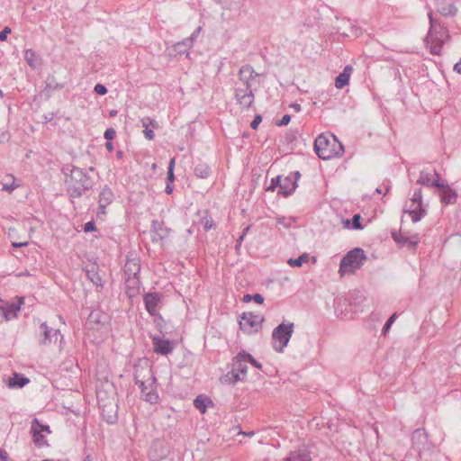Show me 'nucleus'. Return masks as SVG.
<instances>
[{
    "label": "nucleus",
    "mask_w": 461,
    "mask_h": 461,
    "mask_svg": "<svg viewBox=\"0 0 461 461\" xmlns=\"http://www.w3.org/2000/svg\"><path fill=\"white\" fill-rule=\"evenodd\" d=\"M30 382L29 378L22 374L14 373L12 377L9 378L8 386L10 388H23Z\"/></svg>",
    "instance_id": "c756f323"
},
{
    "label": "nucleus",
    "mask_w": 461,
    "mask_h": 461,
    "mask_svg": "<svg viewBox=\"0 0 461 461\" xmlns=\"http://www.w3.org/2000/svg\"><path fill=\"white\" fill-rule=\"evenodd\" d=\"M105 148L109 152H112L113 150V144L111 141H106Z\"/></svg>",
    "instance_id": "69168bd1"
},
{
    "label": "nucleus",
    "mask_w": 461,
    "mask_h": 461,
    "mask_svg": "<svg viewBox=\"0 0 461 461\" xmlns=\"http://www.w3.org/2000/svg\"><path fill=\"white\" fill-rule=\"evenodd\" d=\"M140 271V265L139 260L128 259L124 266V275L126 277L139 276Z\"/></svg>",
    "instance_id": "bb28decb"
},
{
    "label": "nucleus",
    "mask_w": 461,
    "mask_h": 461,
    "mask_svg": "<svg viewBox=\"0 0 461 461\" xmlns=\"http://www.w3.org/2000/svg\"><path fill=\"white\" fill-rule=\"evenodd\" d=\"M200 31H194L192 35L184 41L177 42L174 45V51L178 55H189V49L193 46L194 41L196 40Z\"/></svg>",
    "instance_id": "4be33fe9"
},
{
    "label": "nucleus",
    "mask_w": 461,
    "mask_h": 461,
    "mask_svg": "<svg viewBox=\"0 0 461 461\" xmlns=\"http://www.w3.org/2000/svg\"><path fill=\"white\" fill-rule=\"evenodd\" d=\"M310 260L308 253H303L297 258H290V267H302L303 263H307Z\"/></svg>",
    "instance_id": "e433bc0d"
},
{
    "label": "nucleus",
    "mask_w": 461,
    "mask_h": 461,
    "mask_svg": "<svg viewBox=\"0 0 461 461\" xmlns=\"http://www.w3.org/2000/svg\"><path fill=\"white\" fill-rule=\"evenodd\" d=\"M243 377H241L236 370L231 366L230 370L227 372L225 375H221L220 381L222 384H235L238 381H242Z\"/></svg>",
    "instance_id": "7c9ffc66"
},
{
    "label": "nucleus",
    "mask_w": 461,
    "mask_h": 461,
    "mask_svg": "<svg viewBox=\"0 0 461 461\" xmlns=\"http://www.w3.org/2000/svg\"><path fill=\"white\" fill-rule=\"evenodd\" d=\"M450 40L448 31H428L424 38V44L433 56L442 54L443 45Z\"/></svg>",
    "instance_id": "0eeeda50"
},
{
    "label": "nucleus",
    "mask_w": 461,
    "mask_h": 461,
    "mask_svg": "<svg viewBox=\"0 0 461 461\" xmlns=\"http://www.w3.org/2000/svg\"><path fill=\"white\" fill-rule=\"evenodd\" d=\"M134 380L141 392V398L149 402L156 404L158 402L159 397L157 393V378L152 373L151 367L142 368L140 366L134 367Z\"/></svg>",
    "instance_id": "7ed1b4c3"
},
{
    "label": "nucleus",
    "mask_w": 461,
    "mask_h": 461,
    "mask_svg": "<svg viewBox=\"0 0 461 461\" xmlns=\"http://www.w3.org/2000/svg\"><path fill=\"white\" fill-rule=\"evenodd\" d=\"M4 190H6V191H9V192H12L14 189V185H4V187H3Z\"/></svg>",
    "instance_id": "774afa93"
},
{
    "label": "nucleus",
    "mask_w": 461,
    "mask_h": 461,
    "mask_svg": "<svg viewBox=\"0 0 461 461\" xmlns=\"http://www.w3.org/2000/svg\"><path fill=\"white\" fill-rule=\"evenodd\" d=\"M314 151L320 158L328 160L341 157L344 146L334 134L321 133L315 139Z\"/></svg>",
    "instance_id": "20e7f679"
},
{
    "label": "nucleus",
    "mask_w": 461,
    "mask_h": 461,
    "mask_svg": "<svg viewBox=\"0 0 461 461\" xmlns=\"http://www.w3.org/2000/svg\"><path fill=\"white\" fill-rule=\"evenodd\" d=\"M141 123L144 128H146V127L149 128L150 125L154 128H157L158 126V122L149 117H144L141 120Z\"/></svg>",
    "instance_id": "a18cd8bd"
},
{
    "label": "nucleus",
    "mask_w": 461,
    "mask_h": 461,
    "mask_svg": "<svg viewBox=\"0 0 461 461\" xmlns=\"http://www.w3.org/2000/svg\"><path fill=\"white\" fill-rule=\"evenodd\" d=\"M113 198L114 195L112 189L108 185H104L99 194L97 215L106 213L105 209L113 203Z\"/></svg>",
    "instance_id": "f3484780"
},
{
    "label": "nucleus",
    "mask_w": 461,
    "mask_h": 461,
    "mask_svg": "<svg viewBox=\"0 0 461 461\" xmlns=\"http://www.w3.org/2000/svg\"><path fill=\"white\" fill-rule=\"evenodd\" d=\"M96 230L95 223L94 221H87L84 225V230L86 232H91Z\"/></svg>",
    "instance_id": "603ef678"
},
{
    "label": "nucleus",
    "mask_w": 461,
    "mask_h": 461,
    "mask_svg": "<svg viewBox=\"0 0 461 461\" xmlns=\"http://www.w3.org/2000/svg\"><path fill=\"white\" fill-rule=\"evenodd\" d=\"M25 246H27V242H19V243L14 242L13 243V247H14V248H21V247H25Z\"/></svg>",
    "instance_id": "338daca9"
},
{
    "label": "nucleus",
    "mask_w": 461,
    "mask_h": 461,
    "mask_svg": "<svg viewBox=\"0 0 461 461\" xmlns=\"http://www.w3.org/2000/svg\"><path fill=\"white\" fill-rule=\"evenodd\" d=\"M12 31H1L0 32V41H5L7 39L8 34H10Z\"/></svg>",
    "instance_id": "bf43d9fd"
},
{
    "label": "nucleus",
    "mask_w": 461,
    "mask_h": 461,
    "mask_svg": "<svg viewBox=\"0 0 461 461\" xmlns=\"http://www.w3.org/2000/svg\"><path fill=\"white\" fill-rule=\"evenodd\" d=\"M86 275L87 278L96 286L103 288L102 278L99 273L96 271L95 267H93L91 269L86 270Z\"/></svg>",
    "instance_id": "72a5a7b5"
},
{
    "label": "nucleus",
    "mask_w": 461,
    "mask_h": 461,
    "mask_svg": "<svg viewBox=\"0 0 461 461\" xmlns=\"http://www.w3.org/2000/svg\"><path fill=\"white\" fill-rule=\"evenodd\" d=\"M115 136H116V131L113 128L106 129L104 133V139H106L108 141L113 140L115 138Z\"/></svg>",
    "instance_id": "de8ad7c7"
},
{
    "label": "nucleus",
    "mask_w": 461,
    "mask_h": 461,
    "mask_svg": "<svg viewBox=\"0 0 461 461\" xmlns=\"http://www.w3.org/2000/svg\"><path fill=\"white\" fill-rule=\"evenodd\" d=\"M290 153H303V149L306 147L305 140L303 139L298 130L295 132L290 133Z\"/></svg>",
    "instance_id": "5701e85b"
},
{
    "label": "nucleus",
    "mask_w": 461,
    "mask_h": 461,
    "mask_svg": "<svg viewBox=\"0 0 461 461\" xmlns=\"http://www.w3.org/2000/svg\"><path fill=\"white\" fill-rule=\"evenodd\" d=\"M7 460V453L4 450H0V461Z\"/></svg>",
    "instance_id": "0e129e2a"
},
{
    "label": "nucleus",
    "mask_w": 461,
    "mask_h": 461,
    "mask_svg": "<svg viewBox=\"0 0 461 461\" xmlns=\"http://www.w3.org/2000/svg\"><path fill=\"white\" fill-rule=\"evenodd\" d=\"M63 84L58 83L54 76H49L46 79V86L42 91L47 98L50 97V93L54 90H61Z\"/></svg>",
    "instance_id": "c85d7f7f"
},
{
    "label": "nucleus",
    "mask_w": 461,
    "mask_h": 461,
    "mask_svg": "<svg viewBox=\"0 0 461 461\" xmlns=\"http://www.w3.org/2000/svg\"><path fill=\"white\" fill-rule=\"evenodd\" d=\"M288 345V324L283 321L272 332V346L276 352H283Z\"/></svg>",
    "instance_id": "1a4fd4ad"
},
{
    "label": "nucleus",
    "mask_w": 461,
    "mask_h": 461,
    "mask_svg": "<svg viewBox=\"0 0 461 461\" xmlns=\"http://www.w3.org/2000/svg\"><path fill=\"white\" fill-rule=\"evenodd\" d=\"M31 433L32 435L33 442L35 443V445L37 447H41L48 446V442L45 439V435H43L42 432H41L40 430L38 431L36 429H31Z\"/></svg>",
    "instance_id": "c9c22d12"
},
{
    "label": "nucleus",
    "mask_w": 461,
    "mask_h": 461,
    "mask_svg": "<svg viewBox=\"0 0 461 461\" xmlns=\"http://www.w3.org/2000/svg\"><path fill=\"white\" fill-rule=\"evenodd\" d=\"M438 188L439 191L440 201L444 205L456 203L457 200V194L447 184H444L442 182Z\"/></svg>",
    "instance_id": "6ab92c4d"
},
{
    "label": "nucleus",
    "mask_w": 461,
    "mask_h": 461,
    "mask_svg": "<svg viewBox=\"0 0 461 461\" xmlns=\"http://www.w3.org/2000/svg\"><path fill=\"white\" fill-rule=\"evenodd\" d=\"M290 108H293L296 113L301 111V105L297 103L290 104Z\"/></svg>",
    "instance_id": "e2e57ef3"
},
{
    "label": "nucleus",
    "mask_w": 461,
    "mask_h": 461,
    "mask_svg": "<svg viewBox=\"0 0 461 461\" xmlns=\"http://www.w3.org/2000/svg\"><path fill=\"white\" fill-rule=\"evenodd\" d=\"M314 445L303 444L298 449L290 451V461H312Z\"/></svg>",
    "instance_id": "2eb2a0df"
},
{
    "label": "nucleus",
    "mask_w": 461,
    "mask_h": 461,
    "mask_svg": "<svg viewBox=\"0 0 461 461\" xmlns=\"http://www.w3.org/2000/svg\"><path fill=\"white\" fill-rule=\"evenodd\" d=\"M412 448L418 453V461H421L423 456L431 455L435 450V445L429 439L425 429H417L411 434Z\"/></svg>",
    "instance_id": "423d86ee"
},
{
    "label": "nucleus",
    "mask_w": 461,
    "mask_h": 461,
    "mask_svg": "<svg viewBox=\"0 0 461 461\" xmlns=\"http://www.w3.org/2000/svg\"><path fill=\"white\" fill-rule=\"evenodd\" d=\"M252 301L258 304H262L264 303V297L260 294H253Z\"/></svg>",
    "instance_id": "13d9d810"
},
{
    "label": "nucleus",
    "mask_w": 461,
    "mask_h": 461,
    "mask_svg": "<svg viewBox=\"0 0 461 461\" xmlns=\"http://www.w3.org/2000/svg\"><path fill=\"white\" fill-rule=\"evenodd\" d=\"M24 59L27 62V64L32 68H37L40 65L39 59L36 53L32 50H27L24 54Z\"/></svg>",
    "instance_id": "f704fd0d"
},
{
    "label": "nucleus",
    "mask_w": 461,
    "mask_h": 461,
    "mask_svg": "<svg viewBox=\"0 0 461 461\" xmlns=\"http://www.w3.org/2000/svg\"><path fill=\"white\" fill-rule=\"evenodd\" d=\"M363 225L361 224V215L354 214L351 218V229L353 230H363Z\"/></svg>",
    "instance_id": "a19ab883"
},
{
    "label": "nucleus",
    "mask_w": 461,
    "mask_h": 461,
    "mask_svg": "<svg viewBox=\"0 0 461 461\" xmlns=\"http://www.w3.org/2000/svg\"><path fill=\"white\" fill-rule=\"evenodd\" d=\"M162 297L163 295L158 292H149L143 295L145 309L150 316L156 317L158 314Z\"/></svg>",
    "instance_id": "f8f14e48"
},
{
    "label": "nucleus",
    "mask_w": 461,
    "mask_h": 461,
    "mask_svg": "<svg viewBox=\"0 0 461 461\" xmlns=\"http://www.w3.org/2000/svg\"><path fill=\"white\" fill-rule=\"evenodd\" d=\"M24 303V297H17V302L8 303L5 302L3 315L6 321L17 318L21 306Z\"/></svg>",
    "instance_id": "aec40b11"
},
{
    "label": "nucleus",
    "mask_w": 461,
    "mask_h": 461,
    "mask_svg": "<svg viewBox=\"0 0 461 461\" xmlns=\"http://www.w3.org/2000/svg\"><path fill=\"white\" fill-rule=\"evenodd\" d=\"M278 126L288 125V113L283 115L282 119L276 122Z\"/></svg>",
    "instance_id": "4d7b16f0"
},
{
    "label": "nucleus",
    "mask_w": 461,
    "mask_h": 461,
    "mask_svg": "<svg viewBox=\"0 0 461 461\" xmlns=\"http://www.w3.org/2000/svg\"><path fill=\"white\" fill-rule=\"evenodd\" d=\"M173 232L172 229L166 226L163 221L153 220L151 222L150 238L153 243L166 240Z\"/></svg>",
    "instance_id": "9b49d317"
},
{
    "label": "nucleus",
    "mask_w": 461,
    "mask_h": 461,
    "mask_svg": "<svg viewBox=\"0 0 461 461\" xmlns=\"http://www.w3.org/2000/svg\"><path fill=\"white\" fill-rule=\"evenodd\" d=\"M143 133H144L145 138L149 140H152L155 137L154 131L148 127H146L144 129Z\"/></svg>",
    "instance_id": "6e6d98bb"
},
{
    "label": "nucleus",
    "mask_w": 461,
    "mask_h": 461,
    "mask_svg": "<svg viewBox=\"0 0 461 461\" xmlns=\"http://www.w3.org/2000/svg\"><path fill=\"white\" fill-rule=\"evenodd\" d=\"M293 175L294 176V182L292 184V186L290 187V195H292V194L296 189V187H297V180L301 177V174H300L299 171H294L293 173Z\"/></svg>",
    "instance_id": "8fccbe9b"
},
{
    "label": "nucleus",
    "mask_w": 461,
    "mask_h": 461,
    "mask_svg": "<svg viewBox=\"0 0 461 461\" xmlns=\"http://www.w3.org/2000/svg\"><path fill=\"white\" fill-rule=\"evenodd\" d=\"M249 229H250V226L246 227V228L242 230V233L240 235L239 239L237 240V244H236V246H235V249H236L237 250H239V249H240V246H241V243H242V241H243L244 238L246 237L247 233L249 232Z\"/></svg>",
    "instance_id": "49530a36"
},
{
    "label": "nucleus",
    "mask_w": 461,
    "mask_h": 461,
    "mask_svg": "<svg viewBox=\"0 0 461 461\" xmlns=\"http://www.w3.org/2000/svg\"><path fill=\"white\" fill-rule=\"evenodd\" d=\"M264 318L259 314L253 312H244L240 321V327L242 330L249 333L257 332L260 328Z\"/></svg>",
    "instance_id": "9d476101"
},
{
    "label": "nucleus",
    "mask_w": 461,
    "mask_h": 461,
    "mask_svg": "<svg viewBox=\"0 0 461 461\" xmlns=\"http://www.w3.org/2000/svg\"><path fill=\"white\" fill-rule=\"evenodd\" d=\"M367 258L361 248H354L348 251L341 259L339 264V274L355 273L366 261Z\"/></svg>",
    "instance_id": "39448f33"
},
{
    "label": "nucleus",
    "mask_w": 461,
    "mask_h": 461,
    "mask_svg": "<svg viewBox=\"0 0 461 461\" xmlns=\"http://www.w3.org/2000/svg\"><path fill=\"white\" fill-rule=\"evenodd\" d=\"M352 69V67L348 65L344 68L343 71L336 77L335 86L337 88L342 89L344 86L348 85Z\"/></svg>",
    "instance_id": "a878e982"
},
{
    "label": "nucleus",
    "mask_w": 461,
    "mask_h": 461,
    "mask_svg": "<svg viewBox=\"0 0 461 461\" xmlns=\"http://www.w3.org/2000/svg\"><path fill=\"white\" fill-rule=\"evenodd\" d=\"M243 355L244 351L238 353V355L233 358L231 366L234 370H236V372L244 379L248 371V362Z\"/></svg>",
    "instance_id": "b1692460"
},
{
    "label": "nucleus",
    "mask_w": 461,
    "mask_h": 461,
    "mask_svg": "<svg viewBox=\"0 0 461 461\" xmlns=\"http://www.w3.org/2000/svg\"><path fill=\"white\" fill-rule=\"evenodd\" d=\"M262 122V116L260 114H257L253 121L251 122L250 123V127L253 129V130H256L259 123Z\"/></svg>",
    "instance_id": "864d4df0"
},
{
    "label": "nucleus",
    "mask_w": 461,
    "mask_h": 461,
    "mask_svg": "<svg viewBox=\"0 0 461 461\" xmlns=\"http://www.w3.org/2000/svg\"><path fill=\"white\" fill-rule=\"evenodd\" d=\"M152 344L154 351L157 354H160L162 356H167L173 351L174 344L169 339H165L164 338L156 335L152 337Z\"/></svg>",
    "instance_id": "dca6fc26"
},
{
    "label": "nucleus",
    "mask_w": 461,
    "mask_h": 461,
    "mask_svg": "<svg viewBox=\"0 0 461 461\" xmlns=\"http://www.w3.org/2000/svg\"><path fill=\"white\" fill-rule=\"evenodd\" d=\"M281 176H276L273 177L271 180V185L267 187V191H275L276 188H279L281 185Z\"/></svg>",
    "instance_id": "79ce46f5"
},
{
    "label": "nucleus",
    "mask_w": 461,
    "mask_h": 461,
    "mask_svg": "<svg viewBox=\"0 0 461 461\" xmlns=\"http://www.w3.org/2000/svg\"><path fill=\"white\" fill-rule=\"evenodd\" d=\"M436 11L444 17H452L456 14L457 8L449 0H437Z\"/></svg>",
    "instance_id": "412c9836"
},
{
    "label": "nucleus",
    "mask_w": 461,
    "mask_h": 461,
    "mask_svg": "<svg viewBox=\"0 0 461 461\" xmlns=\"http://www.w3.org/2000/svg\"><path fill=\"white\" fill-rule=\"evenodd\" d=\"M212 405V400L207 397V396H204V395H198L194 400V406L201 412V413H205L206 411H207V407L209 405Z\"/></svg>",
    "instance_id": "2f4dec72"
},
{
    "label": "nucleus",
    "mask_w": 461,
    "mask_h": 461,
    "mask_svg": "<svg viewBox=\"0 0 461 461\" xmlns=\"http://www.w3.org/2000/svg\"><path fill=\"white\" fill-rule=\"evenodd\" d=\"M40 329L43 333V339L40 340V344L41 345H49L52 342H56L59 337H60V340L63 339V336L60 334L59 330H53L52 328H50L46 322H42Z\"/></svg>",
    "instance_id": "a211bd4d"
},
{
    "label": "nucleus",
    "mask_w": 461,
    "mask_h": 461,
    "mask_svg": "<svg viewBox=\"0 0 461 461\" xmlns=\"http://www.w3.org/2000/svg\"><path fill=\"white\" fill-rule=\"evenodd\" d=\"M173 190H174L173 184H167L166 188H165L166 194H171L173 193Z\"/></svg>",
    "instance_id": "052dcab7"
},
{
    "label": "nucleus",
    "mask_w": 461,
    "mask_h": 461,
    "mask_svg": "<svg viewBox=\"0 0 461 461\" xmlns=\"http://www.w3.org/2000/svg\"><path fill=\"white\" fill-rule=\"evenodd\" d=\"M391 236L393 240L402 247L410 245L412 248H416L420 241L418 234L410 235L409 232H402L401 230H392Z\"/></svg>",
    "instance_id": "4468645a"
},
{
    "label": "nucleus",
    "mask_w": 461,
    "mask_h": 461,
    "mask_svg": "<svg viewBox=\"0 0 461 461\" xmlns=\"http://www.w3.org/2000/svg\"><path fill=\"white\" fill-rule=\"evenodd\" d=\"M257 73L250 65L242 66L238 72V79L234 82V98L241 110H249L254 104L255 92L260 86Z\"/></svg>",
    "instance_id": "f257e3e1"
},
{
    "label": "nucleus",
    "mask_w": 461,
    "mask_h": 461,
    "mask_svg": "<svg viewBox=\"0 0 461 461\" xmlns=\"http://www.w3.org/2000/svg\"><path fill=\"white\" fill-rule=\"evenodd\" d=\"M442 183L440 179V175L436 171H428L421 170L420 173V177L417 179L416 184L421 185L429 187H438Z\"/></svg>",
    "instance_id": "ddd939ff"
},
{
    "label": "nucleus",
    "mask_w": 461,
    "mask_h": 461,
    "mask_svg": "<svg viewBox=\"0 0 461 461\" xmlns=\"http://www.w3.org/2000/svg\"><path fill=\"white\" fill-rule=\"evenodd\" d=\"M278 195H283L284 197H288V186L285 185H281L277 190Z\"/></svg>",
    "instance_id": "5fc2aeb1"
},
{
    "label": "nucleus",
    "mask_w": 461,
    "mask_h": 461,
    "mask_svg": "<svg viewBox=\"0 0 461 461\" xmlns=\"http://www.w3.org/2000/svg\"><path fill=\"white\" fill-rule=\"evenodd\" d=\"M66 191L71 198H80L86 191L93 188L95 183L92 177L83 169L73 166L69 174L65 177Z\"/></svg>",
    "instance_id": "f03ea898"
},
{
    "label": "nucleus",
    "mask_w": 461,
    "mask_h": 461,
    "mask_svg": "<svg viewBox=\"0 0 461 461\" xmlns=\"http://www.w3.org/2000/svg\"><path fill=\"white\" fill-rule=\"evenodd\" d=\"M194 173L197 177L205 179L211 176L212 170L206 163L199 162L194 166Z\"/></svg>",
    "instance_id": "473e14b6"
},
{
    "label": "nucleus",
    "mask_w": 461,
    "mask_h": 461,
    "mask_svg": "<svg viewBox=\"0 0 461 461\" xmlns=\"http://www.w3.org/2000/svg\"><path fill=\"white\" fill-rule=\"evenodd\" d=\"M411 206H404L403 212L408 213L411 217L412 222H418L427 215V209L423 204L421 188L414 191L411 198Z\"/></svg>",
    "instance_id": "6e6552de"
},
{
    "label": "nucleus",
    "mask_w": 461,
    "mask_h": 461,
    "mask_svg": "<svg viewBox=\"0 0 461 461\" xmlns=\"http://www.w3.org/2000/svg\"><path fill=\"white\" fill-rule=\"evenodd\" d=\"M243 356L247 359L248 363H250L256 368H258V369L262 368V365L257 359H255L249 353H247L244 351Z\"/></svg>",
    "instance_id": "37998d69"
},
{
    "label": "nucleus",
    "mask_w": 461,
    "mask_h": 461,
    "mask_svg": "<svg viewBox=\"0 0 461 461\" xmlns=\"http://www.w3.org/2000/svg\"><path fill=\"white\" fill-rule=\"evenodd\" d=\"M200 224L203 225V228L205 231H208L212 229L215 228V223L212 220V218L204 216L200 220Z\"/></svg>",
    "instance_id": "58836bf2"
},
{
    "label": "nucleus",
    "mask_w": 461,
    "mask_h": 461,
    "mask_svg": "<svg viewBox=\"0 0 461 461\" xmlns=\"http://www.w3.org/2000/svg\"><path fill=\"white\" fill-rule=\"evenodd\" d=\"M32 429H36V430H40L41 432H46L48 434L50 433V426L49 425H45V424H41L38 419H34L32 422Z\"/></svg>",
    "instance_id": "4c0bfd02"
},
{
    "label": "nucleus",
    "mask_w": 461,
    "mask_h": 461,
    "mask_svg": "<svg viewBox=\"0 0 461 461\" xmlns=\"http://www.w3.org/2000/svg\"><path fill=\"white\" fill-rule=\"evenodd\" d=\"M126 294L129 297H134L139 294L140 279L139 276L125 277Z\"/></svg>",
    "instance_id": "cd10ccee"
},
{
    "label": "nucleus",
    "mask_w": 461,
    "mask_h": 461,
    "mask_svg": "<svg viewBox=\"0 0 461 461\" xmlns=\"http://www.w3.org/2000/svg\"><path fill=\"white\" fill-rule=\"evenodd\" d=\"M99 407L102 411L103 418L106 422L109 424H113L117 421V406L116 404H111L110 410L106 411V408L108 407L107 404L102 405L99 402Z\"/></svg>",
    "instance_id": "393cba45"
},
{
    "label": "nucleus",
    "mask_w": 461,
    "mask_h": 461,
    "mask_svg": "<svg viewBox=\"0 0 461 461\" xmlns=\"http://www.w3.org/2000/svg\"><path fill=\"white\" fill-rule=\"evenodd\" d=\"M396 318H397V313H393V315H391L389 317V319L386 321V322L384 323V325L383 327V333H385L390 330L392 324L394 322Z\"/></svg>",
    "instance_id": "c03bdc74"
},
{
    "label": "nucleus",
    "mask_w": 461,
    "mask_h": 461,
    "mask_svg": "<svg viewBox=\"0 0 461 461\" xmlns=\"http://www.w3.org/2000/svg\"><path fill=\"white\" fill-rule=\"evenodd\" d=\"M429 29H435V27L438 25L441 27V24L434 17L432 13L429 14Z\"/></svg>",
    "instance_id": "3c124183"
},
{
    "label": "nucleus",
    "mask_w": 461,
    "mask_h": 461,
    "mask_svg": "<svg viewBox=\"0 0 461 461\" xmlns=\"http://www.w3.org/2000/svg\"><path fill=\"white\" fill-rule=\"evenodd\" d=\"M94 90L95 92L97 94V95H104L107 93V88L103 84H96L94 87Z\"/></svg>",
    "instance_id": "09e8293b"
},
{
    "label": "nucleus",
    "mask_w": 461,
    "mask_h": 461,
    "mask_svg": "<svg viewBox=\"0 0 461 461\" xmlns=\"http://www.w3.org/2000/svg\"><path fill=\"white\" fill-rule=\"evenodd\" d=\"M252 298H253V294H244L243 298H242V302L243 303H249V302L252 301Z\"/></svg>",
    "instance_id": "680f3d73"
},
{
    "label": "nucleus",
    "mask_w": 461,
    "mask_h": 461,
    "mask_svg": "<svg viewBox=\"0 0 461 461\" xmlns=\"http://www.w3.org/2000/svg\"><path fill=\"white\" fill-rule=\"evenodd\" d=\"M175 158H173L169 161V165L167 167V184H173L175 180V175H174V167H175Z\"/></svg>",
    "instance_id": "ea45409f"
}]
</instances>
